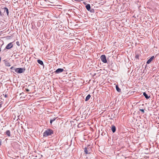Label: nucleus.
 <instances>
[{
    "label": "nucleus",
    "mask_w": 159,
    "mask_h": 159,
    "mask_svg": "<svg viewBox=\"0 0 159 159\" xmlns=\"http://www.w3.org/2000/svg\"><path fill=\"white\" fill-rule=\"evenodd\" d=\"M53 133V131L52 129H46L43 133V136L44 137H46L51 135Z\"/></svg>",
    "instance_id": "1"
},
{
    "label": "nucleus",
    "mask_w": 159,
    "mask_h": 159,
    "mask_svg": "<svg viewBox=\"0 0 159 159\" xmlns=\"http://www.w3.org/2000/svg\"><path fill=\"white\" fill-rule=\"evenodd\" d=\"M25 70V69L23 68H16L15 70V71L18 73L20 74L23 73Z\"/></svg>",
    "instance_id": "2"
},
{
    "label": "nucleus",
    "mask_w": 159,
    "mask_h": 159,
    "mask_svg": "<svg viewBox=\"0 0 159 159\" xmlns=\"http://www.w3.org/2000/svg\"><path fill=\"white\" fill-rule=\"evenodd\" d=\"M89 146H88V147L86 148L85 147L84 148V152L86 154H90L91 148L89 147Z\"/></svg>",
    "instance_id": "3"
},
{
    "label": "nucleus",
    "mask_w": 159,
    "mask_h": 159,
    "mask_svg": "<svg viewBox=\"0 0 159 159\" xmlns=\"http://www.w3.org/2000/svg\"><path fill=\"white\" fill-rule=\"evenodd\" d=\"M100 59L102 61L103 63H106L107 62V60L105 55H102L100 57Z\"/></svg>",
    "instance_id": "4"
},
{
    "label": "nucleus",
    "mask_w": 159,
    "mask_h": 159,
    "mask_svg": "<svg viewBox=\"0 0 159 159\" xmlns=\"http://www.w3.org/2000/svg\"><path fill=\"white\" fill-rule=\"evenodd\" d=\"M13 45V42H11L6 46L5 49H10L12 47Z\"/></svg>",
    "instance_id": "5"
},
{
    "label": "nucleus",
    "mask_w": 159,
    "mask_h": 159,
    "mask_svg": "<svg viewBox=\"0 0 159 159\" xmlns=\"http://www.w3.org/2000/svg\"><path fill=\"white\" fill-rule=\"evenodd\" d=\"M64 70L62 68H58L54 72V73H55L56 74H59L62 72Z\"/></svg>",
    "instance_id": "6"
},
{
    "label": "nucleus",
    "mask_w": 159,
    "mask_h": 159,
    "mask_svg": "<svg viewBox=\"0 0 159 159\" xmlns=\"http://www.w3.org/2000/svg\"><path fill=\"white\" fill-rule=\"evenodd\" d=\"M154 56H152L147 61V64H149L150 63V62L152 61L153 60V59L154 58Z\"/></svg>",
    "instance_id": "7"
},
{
    "label": "nucleus",
    "mask_w": 159,
    "mask_h": 159,
    "mask_svg": "<svg viewBox=\"0 0 159 159\" xmlns=\"http://www.w3.org/2000/svg\"><path fill=\"white\" fill-rule=\"evenodd\" d=\"M111 129L112 132L113 133H114L115 132V131H116V128L114 125H111Z\"/></svg>",
    "instance_id": "8"
},
{
    "label": "nucleus",
    "mask_w": 159,
    "mask_h": 159,
    "mask_svg": "<svg viewBox=\"0 0 159 159\" xmlns=\"http://www.w3.org/2000/svg\"><path fill=\"white\" fill-rule=\"evenodd\" d=\"M86 9L88 11H89L91 9L90 5L89 4H87L85 6Z\"/></svg>",
    "instance_id": "9"
},
{
    "label": "nucleus",
    "mask_w": 159,
    "mask_h": 159,
    "mask_svg": "<svg viewBox=\"0 0 159 159\" xmlns=\"http://www.w3.org/2000/svg\"><path fill=\"white\" fill-rule=\"evenodd\" d=\"M6 134L8 136L10 137L11 136V132L9 130H7L5 132Z\"/></svg>",
    "instance_id": "10"
},
{
    "label": "nucleus",
    "mask_w": 159,
    "mask_h": 159,
    "mask_svg": "<svg viewBox=\"0 0 159 159\" xmlns=\"http://www.w3.org/2000/svg\"><path fill=\"white\" fill-rule=\"evenodd\" d=\"M37 62H38V63H39V64H40L41 65H42V66L44 65L42 61H41L39 59H38L37 60Z\"/></svg>",
    "instance_id": "11"
},
{
    "label": "nucleus",
    "mask_w": 159,
    "mask_h": 159,
    "mask_svg": "<svg viewBox=\"0 0 159 159\" xmlns=\"http://www.w3.org/2000/svg\"><path fill=\"white\" fill-rule=\"evenodd\" d=\"M143 95L147 99H148L150 98V96H148L145 92L143 93Z\"/></svg>",
    "instance_id": "12"
},
{
    "label": "nucleus",
    "mask_w": 159,
    "mask_h": 159,
    "mask_svg": "<svg viewBox=\"0 0 159 159\" xmlns=\"http://www.w3.org/2000/svg\"><path fill=\"white\" fill-rule=\"evenodd\" d=\"M4 11H6V12L7 16H8L9 13L8 9L6 7H4Z\"/></svg>",
    "instance_id": "13"
},
{
    "label": "nucleus",
    "mask_w": 159,
    "mask_h": 159,
    "mask_svg": "<svg viewBox=\"0 0 159 159\" xmlns=\"http://www.w3.org/2000/svg\"><path fill=\"white\" fill-rule=\"evenodd\" d=\"M91 97V95L90 94H88L87 97L86 98L85 101H87L88 100H89V98H90Z\"/></svg>",
    "instance_id": "14"
},
{
    "label": "nucleus",
    "mask_w": 159,
    "mask_h": 159,
    "mask_svg": "<svg viewBox=\"0 0 159 159\" xmlns=\"http://www.w3.org/2000/svg\"><path fill=\"white\" fill-rule=\"evenodd\" d=\"M116 90L118 92H121V89H120L118 85H116Z\"/></svg>",
    "instance_id": "15"
},
{
    "label": "nucleus",
    "mask_w": 159,
    "mask_h": 159,
    "mask_svg": "<svg viewBox=\"0 0 159 159\" xmlns=\"http://www.w3.org/2000/svg\"><path fill=\"white\" fill-rule=\"evenodd\" d=\"M56 118H54L52 119H51L50 120V123L51 125L52 122L54 121L56 119Z\"/></svg>",
    "instance_id": "16"
},
{
    "label": "nucleus",
    "mask_w": 159,
    "mask_h": 159,
    "mask_svg": "<svg viewBox=\"0 0 159 159\" xmlns=\"http://www.w3.org/2000/svg\"><path fill=\"white\" fill-rule=\"evenodd\" d=\"M139 110L140 111L142 112V113H144V110L143 109H139Z\"/></svg>",
    "instance_id": "17"
},
{
    "label": "nucleus",
    "mask_w": 159,
    "mask_h": 159,
    "mask_svg": "<svg viewBox=\"0 0 159 159\" xmlns=\"http://www.w3.org/2000/svg\"><path fill=\"white\" fill-rule=\"evenodd\" d=\"M89 11L91 13H94V10L93 9H90Z\"/></svg>",
    "instance_id": "18"
},
{
    "label": "nucleus",
    "mask_w": 159,
    "mask_h": 159,
    "mask_svg": "<svg viewBox=\"0 0 159 159\" xmlns=\"http://www.w3.org/2000/svg\"><path fill=\"white\" fill-rule=\"evenodd\" d=\"M5 64L6 65V66H10V63L9 62H6L5 63Z\"/></svg>",
    "instance_id": "19"
},
{
    "label": "nucleus",
    "mask_w": 159,
    "mask_h": 159,
    "mask_svg": "<svg viewBox=\"0 0 159 159\" xmlns=\"http://www.w3.org/2000/svg\"><path fill=\"white\" fill-rule=\"evenodd\" d=\"M16 68H15L14 66H12L10 69L12 70H14L15 71V70L16 69Z\"/></svg>",
    "instance_id": "20"
},
{
    "label": "nucleus",
    "mask_w": 159,
    "mask_h": 159,
    "mask_svg": "<svg viewBox=\"0 0 159 159\" xmlns=\"http://www.w3.org/2000/svg\"><path fill=\"white\" fill-rule=\"evenodd\" d=\"M139 57V55H137L135 56V58H138Z\"/></svg>",
    "instance_id": "21"
},
{
    "label": "nucleus",
    "mask_w": 159,
    "mask_h": 159,
    "mask_svg": "<svg viewBox=\"0 0 159 159\" xmlns=\"http://www.w3.org/2000/svg\"><path fill=\"white\" fill-rule=\"evenodd\" d=\"M25 90H26V91L27 92H29V91H30V90L29 89H25Z\"/></svg>",
    "instance_id": "22"
},
{
    "label": "nucleus",
    "mask_w": 159,
    "mask_h": 159,
    "mask_svg": "<svg viewBox=\"0 0 159 159\" xmlns=\"http://www.w3.org/2000/svg\"><path fill=\"white\" fill-rule=\"evenodd\" d=\"M16 44L18 46H19L20 45V44H19V42H16Z\"/></svg>",
    "instance_id": "23"
},
{
    "label": "nucleus",
    "mask_w": 159,
    "mask_h": 159,
    "mask_svg": "<svg viewBox=\"0 0 159 159\" xmlns=\"http://www.w3.org/2000/svg\"><path fill=\"white\" fill-rule=\"evenodd\" d=\"M83 3L85 5H86L87 3L85 2H83Z\"/></svg>",
    "instance_id": "24"
},
{
    "label": "nucleus",
    "mask_w": 159,
    "mask_h": 159,
    "mask_svg": "<svg viewBox=\"0 0 159 159\" xmlns=\"http://www.w3.org/2000/svg\"><path fill=\"white\" fill-rule=\"evenodd\" d=\"M2 107V104H0V108Z\"/></svg>",
    "instance_id": "25"
},
{
    "label": "nucleus",
    "mask_w": 159,
    "mask_h": 159,
    "mask_svg": "<svg viewBox=\"0 0 159 159\" xmlns=\"http://www.w3.org/2000/svg\"><path fill=\"white\" fill-rule=\"evenodd\" d=\"M5 97L6 98H7V95H6L5 96Z\"/></svg>",
    "instance_id": "26"
},
{
    "label": "nucleus",
    "mask_w": 159,
    "mask_h": 159,
    "mask_svg": "<svg viewBox=\"0 0 159 159\" xmlns=\"http://www.w3.org/2000/svg\"><path fill=\"white\" fill-rule=\"evenodd\" d=\"M75 1H80V0H75Z\"/></svg>",
    "instance_id": "27"
},
{
    "label": "nucleus",
    "mask_w": 159,
    "mask_h": 159,
    "mask_svg": "<svg viewBox=\"0 0 159 159\" xmlns=\"http://www.w3.org/2000/svg\"><path fill=\"white\" fill-rule=\"evenodd\" d=\"M1 48H0V52H1Z\"/></svg>",
    "instance_id": "28"
},
{
    "label": "nucleus",
    "mask_w": 159,
    "mask_h": 159,
    "mask_svg": "<svg viewBox=\"0 0 159 159\" xmlns=\"http://www.w3.org/2000/svg\"><path fill=\"white\" fill-rule=\"evenodd\" d=\"M36 159V158H34V159Z\"/></svg>",
    "instance_id": "29"
}]
</instances>
